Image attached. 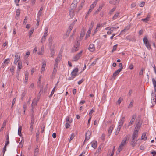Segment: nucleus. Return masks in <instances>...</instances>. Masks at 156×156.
<instances>
[{"mask_svg": "<svg viewBox=\"0 0 156 156\" xmlns=\"http://www.w3.org/2000/svg\"><path fill=\"white\" fill-rule=\"evenodd\" d=\"M80 0H74L71 5L70 8L73 9H75L76 8L77 6V4L79 2Z\"/></svg>", "mask_w": 156, "mask_h": 156, "instance_id": "20e7f679", "label": "nucleus"}, {"mask_svg": "<svg viewBox=\"0 0 156 156\" xmlns=\"http://www.w3.org/2000/svg\"><path fill=\"white\" fill-rule=\"evenodd\" d=\"M91 132L90 131H88L86 133V135H88L87 136L88 137H89V138H90V136L91 135Z\"/></svg>", "mask_w": 156, "mask_h": 156, "instance_id": "603ef678", "label": "nucleus"}, {"mask_svg": "<svg viewBox=\"0 0 156 156\" xmlns=\"http://www.w3.org/2000/svg\"><path fill=\"white\" fill-rule=\"evenodd\" d=\"M143 41L144 44H145L146 46L148 49L150 50L151 48V45L149 42L148 40L147 39V36L146 35L143 38Z\"/></svg>", "mask_w": 156, "mask_h": 156, "instance_id": "f03ea898", "label": "nucleus"}, {"mask_svg": "<svg viewBox=\"0 0 156 156\" xmlns=\"http://www.w3.org/2000/svg\"><path fill=\"white\" fill-rule=\"evenodd\" d=\"M34 31V28H32L31 30L29 32V36L30 37L31 36L32 34H33Z\"/></svg>", "mask_w": 156, "mask_h": 156, "instance_id": "a19ab883", "label": "nucleus"}, {"mask_svg": "<svg viewBox=\"0 0 156 156\" xmlns=\"http://www.w3.org/2000/svg\"><path fill=\"white\" fill-rule=\"evenodd\" d=\"M136 116V115L135 114H134L132 115V118L131 119L130 121L129 122L128 124V127H129V126L132 125V124L133 123L135 120Z\"/></svg>", "mask_w": 156, "mask_h": 156, "instance_id": "6e6552de", "label": "nucleus"}, {"mask_svg": "<svg viewBox=\"0 0 156 156\" xmlns=\"http://www.w3.org/2000/svg\"><path fill=\"white\" fill-rule=\"evenodd\" d=\"M70 31L67 30L66 34L64 35L63 37L64 38H66L69 36L70 33Z\"/></svg>", "mask_w": 156, "mask_h": 156, "instance_id": "c85d7f7f", "label": "nucleus"}, {"mask_svg": "<svg viewBox=\"0 0 156 156\" xmlns=\"http://www.w3.org/2000/svg\"><path fill=\"white\" fill-rule=\"evenodd\" d=\"M143 70L144 68H142L141 70L140 71L139 73V76H141L143 75Z\"/></svg>", "mask_w": 156, "mask_h": 156, "instance_id": "4d7b16f0", "label": "nucleus"}, {"mask_svg": "<svg viewBox=\"0 0 156 156\" xmlns=\"http://www.w3.org/2000/svg\"><path fill=\"white\" fill-rule=\"evenodd\" d=\"M147 137L146 135V133H144L141 136V139L144 140H147Z\"/></svg>", "mask_w": 156, "mask_h": 156, "instance_id": "bb28decb", "label": "nucleus"}, {"mask_svg": "<svg viewBox=\"0 0 156 156\" xmlns=\"http://www.w3.org/2000/svg\"><path fill=\"white\" fill-rule=\"evenodd\" d=\"M138 130H135L132 135V139H136L137 138L138 136Z\"/></svg>", "mask_w": 156, "mask_h": 156, "instance_id": "423d86ee", "label": "nucleus"}, {"mask_svg": "<svg viewBox=\"0 0 156 156\" xmlns=\"http://www.w3.org/2000/svg\"><path fill=\"white\" fill-rule=\"evenodd\" d=\"M29 76V73L28 72H26L25 74V80H28Z\"/></svg>", "mask_w": 156, "mask_h": 156, "instance_id": "49530a36", "label": "nucleus"}, {"mask_svg": "<svg viewBox=\"0 0 156 156\" xmlns=\"http://www.w3.org/2000/svg\"><path fill=\"white\" fill-rule=\"evenodd\" d=\"M91 146L92 147L94 148H96L97 147V141H95V142L93 143L92 144Z\"/></svg>", "mask_w": 156, "mask_h": 156, "instance_id": "473e14b6", "label": "nucleus"}, {"mask_svg": "<svg viewBox=\"0 0 156 156\" xmlns=\"http://www.w3.org/2000/svg\"><path fill=\"white\" fill-rule=\"evenodd\" d=\"M47 35L48 34H46V32L44 33V34L41 41L42 43H43L46 40V37L47 36Z\"/></svg>", "mask_w": 156, "mask_h": 156, "instance_id": "f3484780", "label": "nucleus"}, {"mask_svg": "<svg viewBox=\"0 0 156 156\" xmlns=\"http://www.w3.org/2000/svg\"><path fill=\"white\" fill-rule=\"evenodd\" d=\"M119 13H117L115 14L113 17V18L114 19H116L118 16L119 15Z\"/></svg>", "mask_w": 156, "mask_h": 156, "instance_id": "6e6d98bb", "label": "nucleus"}, {"mask_svg": "<svg viewBox=\"0 0 156 156\" xmlns=\"http://www.w3.org/2000/svg\"><path fill=\"white\" fill-rule=\"evenodd\" d=\"M144 5H145V2H144L142 1V2H141L140 3V4L139 5V6L140 7H143V6H144Z\"/></svg>", "mask_w": 156, "mask_h": 156, "instance_id": "69168bd1", "label": "nucleus"}, {"mask_svg": "<svg viewBox=\"0 0 156 156\" xmlns=\"http://www.w3.org/2000/svg\"><path fill=\"white\" fill-rule=\"evenodd\" d=\"M130 143L131 145L133 147H135L136 145V142H135V139H132L131 140H130Z\"/></svg>", "mask_w": 156, "mask_h": 156, "instance_id": "ddd939ff", "label": "nucleus"}, {"mask_svg": "<svg viewBox=\"0 0 156 156\" xmlns=\"http://www.w3.org/2000/svg\"><path fill=\"white\" fill-rule=\"evenodd\" d=\"M77 21V20H74L73 22L70 25L72 26L73 27L74 26V25H75V24L76 23Z\"/></svg>", "mask_w": 156, "mask_h": 156, "instance_id": "680f3d73", "label": "nucleus"}, {"mask_svg": "<svg viewBox=\"0 0 156 156\" xmlns=\"http://www.w3.org/2000/svg\"><path fill=\"white\" fill-rule=\"evenodd\" d=\"M119 67H120V68L119 69H118L120 70V71H122V69L123 68V66L122 63H120L119 64Z\"/></svg>", "mask_w": 156, "mask_h": 156, "instance_id": "09e8293b", "label": "nucleus"}, {"mask_svg": "<svg viewBox=\"0 0 156 156\" xmlns=\"http://www.w3.org/2000/svg\"><path fill=\"white\" fill-rule=\"evenodd\" d=\"M74 10L75 9L70 8L69 11V15L71 18H73L74 15Z\"/></svg>", "mask_w": 156, "mask_h": 156, "instance_id": "1a4fd4ad", "label": "nucleus"}, {"mask_svg": "<svg viewBox=\"0 0 156 156\" xmlns=\"http://www.w3.org/2000/svg\"><path fill=\"white\" fill-rule=\"evenodd\" d=\"M70 125V124H69V123H68L66 122V125H65V126L66 128L67 129L69 127Z\"/></svg>", "mask_w": 156, "mask_h": 156, "instance_id": "338daca9", "label": "nucleus"}, {"mask_svg": "<svg viewBox=\"0 0 156 156\" xmlns=\"http://www.w3.org/2000/svg\"><path fill=\"white\" fill-rule=\"evenodd\" d=\"M34 122V121H31V122L30 123V128L31 129V132H32L33 129V125Z\"/></svg>", "mask_w": 156, "mask_h": 156, "instance_id": "393cba45", "label": "nucleus"}, {"mask_svg": "<svg viewBox=\"0 0 156 156\" xmlns=\"http://www.w3.org/2000/svg\"><path fill=\"white\" fill-rule=\"evenodd\" d=\"M37 101L36 100L34 99L32 101V102L31 104V106H33L36 105L37 104Z\"/></svg>", "mask_w": 156, "mask_h": 156, "instance_id": "e433bc0d", "label": "nucleus"}, {"mask_svg": "<svg viewBox=\"0 0 156 156\" xmlns=\"http://www.w3.org/2000/svg\"><path fill=\"white\" fill-rule=\"evenodd\" d=\"M102 8V5H99L98 8L95 12L94 14H98L99 12L101 9Z\"/></svg>", "mask_w": 156, "mask_h": 156, "instance_id": "4be33fe9", "label": "nucleus"}, {"mask_svg": "<svg viewBox=\"0 0 156 156\" xmlns=\"http://www.w3.org/2000/svg\"><path fill=\"white\" fill-rule=\"evenodd\" d=\"M10 60L9 58L5 59L3 62V63L5 64H8L9 63Z\"/></svg>", "mask_w": 156, "mask_h": 156, "instance_id": "72a5a7b5", "label": "nucleus"}, {"mask_svg": "<svg viewBox=\"0 0 156 156\" xmlns=\"http://www.w3.org/2000/svg\"><path fill=\"white\" fill-rule=\"evenodd\" d=\"M14 70L15 67L13 66H12L11 68L10 69V71L12 73V74L13 75L14 74Z\"/></svg>", "mask_w": 156, "mask_h": 156, "instance_id": "4c0bfd02", "label": "nucleus"}, {"mask_svg": "<svg viewBox=\"0 0 156 156\" xmlns=\"http://www.w3.org/2000/svg\"><path fill=\"white\" fill-rule=\"evenodd\" d=\"M153 83L154 86V92H156V81L154 78L152 79Z\"/></svg>", "mask_w": 156, "mask_h": 156, "instance_id": "412c9836", "label": "nucleus"}, {"mask_svg": "<svg viewBox=\"0 0 156 156\" xmlns=\"http://www.w3.org/2000/svg\"><path fill=\"white\" fill-rule=\"evenodd\" d=\"M156 97L155 94H154L153 92L152 91L151 94V99H153L154 101L156 103V98H155V97Z\"/></svg>", "mask_w": 156, "mask_h": 156, "instance_id": "6ab92c4d", "label": "nucleus"}, {"mask_svg": "<svg viewBox=\"0 0 156 156\" xmlns=\"http://www.w3.org/2000/svg\"><path fill=\"white\" fill-rule=\"evenodd\" d=\"M85 35V32L84 31H81L80 37V40L82 39L83 37Z\"/></svg>", "mask_w": 156, "mask_h": 156, "instance_id": "7c9ffc66", "label": "nucleus"}, {"mask_svg": "<svg viewBox=\"0 0 156 156\" xmlns=\"http://www.w3.org/2000/svg\"><path fill=\"white\" fill-rule=\"evenodd\" d=\"M43 8L42 7H41L40 9L38 12V16H39V17H40V16H41V14L42 13V11L43 10Z\"/></svg>", "mask_w": 156, "mask_h": 156, "instance_id": "c03bdc74", "label": "nucleus"}, {"mask_svg": "<svg viewBox=\"0 0 156 156\" xmlns=\"http://www.w3.org/2000/svg\"><path fill=\"white\" fill-rule=\"evenodd\" d=\"M78 71V69L76 68L74 69L71 72V77L68 78L69 80H73L76 76H77V73Z\"/></svg>", "mask_w": 156, "mask_h": 156, "instance_id": "f257e3e1", "label": "nucleus"}, {"mask_svg": "<svg viewBox=\"0 0 156 156\" xmlns=\"http://www.w3.org/2000/svg\"><path fill=\"white\" fill-rule=\"evenodd\" d=\"M117 44L113 46V49H112V52H114L116 50V49H117Z\"/></svg>", "mask_w": 156, "mask_h": 156, "instance_id": "a18cd8bd", "label": "nucleus"}, {"mask_svg": "<svg viewBox=\"0 0 156 156\" xmlns=\"http://www.w3.org/2000/svg\"><path fill=\"white\" fill-rule=\"evenodd\" d=\"M94 23V22L93 21H92L91 22V23L90 25L89 29L88 31V32H89V34L90 33V31H91V30L93 27Z\"/></svg>", "mask_w": 156, "mask_h": 156, "instance_id": "a211bd4d", "label": "nucleus"}, {"mask_svg": "<svg viewBox=\"0 0 156 156\" xmlns=\"http://www.w3.org/2000/svg\"><path fill=\"white\" fill-rule=\"evenodd\" d=\"M113 129V127H112L111 126L109 128L108 132V136H109L110 135L112 130Z\"/></svg>", "mask_w": 156, "mask_h": 156, "instance_id": "2f4dec72", "label": "nucleus"}, {"mask_svg": "<svg viewBox=\"0 0 156 156\" xmlns=\"http://www.w3.org/2000/svg\"><path fill=\"white\" fill-rule=\"evenodd\" d=\"M130 136L131 135L129 134L126 135L123 140L126 142V141L129 140Z\"/></svg>", "mask_w": 156, "mask_h": 156, "instance_id": "cd10ccee", "label": "nucleus"}, {"mask_svg": "<svg viewBox=\"0 0 156 156\" xmlns=\"http://www.w3.org/2000/svg\"><path fill=\"white\" fill-rule=\"evenodd\" d=\"M88 49L91 52L93 51L94 50V45L92 44H90L89 45Z\"/></svg>", "mask_w": 156, "mask_h": 156, "instance_id": "2eb2a0df", "label": "nucleus"}, {"mask_svg": "<svg viewBox=\"0 0 156 156\" xmlns=\"http://www.w3.org/2000/svg\"><path fill=\"white\" fill-rule=\"evenodd\" d=\"M80 45V43L77 41L75 45H74V46L71 49V52H75L77 51L79 49Z\"/></svg>", "mask_w": 156, "mask_h": 156, "instance_id": "7ed1b4c3", "label": "nucleus"}, {"mask_svg": "<svg viewBox=\"0 0 156 156\" xmlns=\"http://www.w3.org/2000/svg\"><path fill=\"white\" fill-rule=\"evenodd\" d=\"M22 63L21 61L18 62V69H21L22 67Z\"/></svg>", "mask_w": 156, "mask_h": 156, "instance_id": "37998d69", "label": "nucleus"}, {"mask_svg": "<svg viewBox=\"0 0 156 156\" xmlns=\"http://www.w3.org/2000/svg\"><path fill=\"white\" fill-rule=\"evenodd\" d=\"M46 64L45 62H44L42 65V68L41 69V72L42 73V71H44L45 70V67L46 66Z\"/></svg>", "mask_w": 156, "mask_h": 156, "instance_id": "b1692460", "label": "nucleus"}, {"mask_svg": "<svg viewBox=\"0 0 156 156\" xmlns=\"http://www.w3.org/2000/svg\"><path fill=\"white\" fill-rule=\"evenodd\" d=\"M91 31H90V33H89V32L88 33V31H87V34H86V37H85V39H86L87 38H88L89 36H90V34L91 33Z\"/></svg>", "mask_w": 156, "mask_h": 156, "instance_id": "13d9d810", "label": "nucleus"}, {"mask_svg": "<svg viewBox=\"0 0 156 156\" xmlns=\"http://www.w3.org/2000/svg\"><path fill=\"white\" fill-rule=\"evenodd\" d=\"M136 3L135 2H133L131 4V8H134L136 6Z\"/></svg>", "mask_w": 156, "mask_h": 156, "instance_id": "774afa93", "label": "nucleus"}, {"mask_svg": "<svg viewBox=\"0 0 156 156\" xmlns=\"http://www.w3.org/2000/svg\"><path fill=\"white\" fill-rule=\"evenodd\" d=\"M130 28L129 26H127L125 28L122 30L121 31V32H125L128 30Z\"/></svg>", "mask_w": 156, "mask_h": 156, "instance_id": "79ce46f5", "label": "nucleus"}, {"mask_svg": "<svg viewBox=\"0 0 156 156\" xmlns=\"http://www.w3.org/2000/svg\"><path fill=\"white\" fill-rule=\"evenodd\" d=\"M20 58V55H15V60L14 61V64L16 65L17 62L19 61Z\"/></svg>", "mask_w": 156, "mask_h": 156, "instance_id": "aec40b11", "label": "nucleus"}, {"mask_svg": "<svg viewBox=\"0 0 156 156\" xmlns=\"http://www.w3.org/2000/svg\"><path fill=\"white\" fill-rule=\"evenodd\" d=\"M135 128L136 129V130H138V131L139 130V129L140 128V122H138V123L136 124Z\"/></svg>", "mask_w": 156, "mask_h": 156, "instance_id": "58836bf2", "label": "nucleus"}, {"mask_svg": "<svg viewBox=\"0 0 156 156\" xmlns=\"http://www.w3.org/2000/svg\"><path fill=\"white\" fill-rule=\"evenodd\" d=\"M57 67H56V66H54L53 70L52 73V75L51 77V78L53 77L55 75L57 72Z\"/></svg>", "mask_w": 156, "mask_h": 156, "instance_id": "dca6fc26", "label": "nucleus"}, {"mask_svg": "<svg viewBox=\"0 0 156 156\" xmlns=\"http://www.w3.org/2000/svg\"><path fill=\"white\" fill-rule=\"evenodd\" d=\"M16 98H15L13 100V101H12V106H11V108L12 109V108H13V106L14 105V104L15 103V102H16Z\"/></svg>", "mask_w": 156, "mask_h": 156, "instance_id": "8fccbe9b", "label": "nucleus"}, {"mask_svg": "<svg viewBox=\"0 0 156 156\" xmlns=\"http://www.w3.org/2000/svg\"><path fill=\"white\" fill-rule=\"evenodd\" d=\"M20 10L19 9H17L16 10V15L15 18L17 20V17H19V16L20 15Z\"/></svg>", "mask_w": 156, "mask_h": 156, "instance_id": "5701e85b", "label": "nucleus"}, {"mask_svg": "<svg viewBox=\"0 0 156 156\" xmlns=\"http://www.w3.org/2000/svg\"><path fill=\"white\" fill-rule=\"evenodd\" d=\"M109 3L110 4H113L114 5L116 4H117V2L115 1H114V0H110Z\"/></svg>", "mask_w": 156, "mask_h": 156, "instance_id": "3c124183", "label": "nucleus"}, {"mask_svg": "<svg viewBox=\"0 0 156 156\" xmlns=\"http://www.w3.org/2000/svg\"><path fill=\"white\" fill-rule=\"evenodd\" d=\"M66 122L69 124L72 122V120L69 119V117H67L66 118Z\"/></svg>", "mask_w": 156, "mask_h": 156, "instance_id": "ea45409f", "label": "nucleus"}, {"mask_svg": "<svg viewBox=\"0 0 156 156\" xmlns=\"http://www.w3.org/2000/svg\"><path fill=\"white\" fill-rule=\"evenodd\" d=\"M74 136H75L74 133H73L71 134V137L69 139V142H70L71 140L74 138Z\"/></svg>", "mask_w": 156, "mask_h": 156, "instance_id": "864d4df0", "label": "nucleus"}, {"mask_svg": "<svg viewBox=\"0 0 156 156\" xmlns=\"http://www.w3.org/2000/svg\"><path fill=\"white\" fill-rule=\"evenodd\" d=\"M52 37L51 36H50L48 39L49 42V47L50 49L51 48L52 45Z\"/></svg>", "mask_w": 156, "mask_h": 156, "instance_id": "9b49d317", "label": "nucleus"}, {"mask_svg": "<svg viewBox=\"0 0 156 156\" xmlns=\"http://www.w3.org/2000/svg\"><path fill=\"white\" fill-rule=\"evenodd\" d=\"M39 149L38 148H36L35 149L34 153V156H37L38 154Z\"/></svg>", "mask_w": 156, "mask_h": 156, "instance_id": "c756f323", "label": "nucleus"}, {"mask_svg": "<svg viewBox=\"0 0 156 156\" xmlns=\"http://www.w3.org/2000/svg\"><path fill=\"white\" fill-rule=\"evenodd\" d=\"M22 129V127L21 126H19L18 129V135H19L20 136H21L22 134H21V131Z\"/></svg>", "mask_w": 156, "mask_h": 156, "instance_id": "a878e982", "label": "nucleus"}, {"mask_svg": "<svg viewBox=\"0 0 156 156\" xmlns=\"http://www.w3.org/2000/svg\"><path fill=\"white\" fill-rule=\"evenodd\" d=\"M121 71L120 69H118L113 73L112 78H113L114 80L115 79L116 76Z\"/></svg>", "mask_w": 156, "mask_h": 156, "instance_id": "4468645a", "label": "nucleus"}, {"mask_svg": "<svg viewBox=\"0 0 156 156\" xmlns=\"http://www.w3.org/2000/svg\"><path fill=\"white\" fill-rule=\"evenodd\" d=\"M26 94V91L25 90H23L22 93V94L21 96L24 97Z\"/></svg>", "mask_w": 156, "mask_h": 156, "instance_id": "052dcab7", "label": "nucleus"}, {"mask_svg": "<svg viewBox=\"0 0 156 156\" xmlns=\"http://www.w3.org/2000/svg\"><path fill=\"white\" fill-rule=\"evenodd\" d=\"M51 54H50L51 56V57H53L55 53V50L54 49H53V48L51 49Z\"/></svg>", "mask_w": 156, "mask_h": 156, "instance_id": "c9c22d12", "label": "nucleus"}, {"mask_svg": "<svg viewBox=\"0 0 156 156\" xmlns=\"http://www.w3.org/2000/svg\"><path fill=\"white\" fill-rule=\"evenodd\" d=\"M61 59V58L59 56V57H57L55 59V62L54 64L55 66L58 67L59 61Z\"/></svg>", "mask_w": 156, "mask_h": 156, "instance_id": "f8f14e48", "label": "nucleus"}, {"mask_svg": "<svg viewBox=\"0 0 156 156\" xmlns=\"http://www.w3.org/2000/svg\"><path fill=\"white\" fill-rule=\"evenodd\" d=\"M7 146H6L5 145L3 148L2 151L3 153V155H4V154L6 151V148Z\"/></svg>", "mask_w": 156, "mask_h": 156, "instance_id": "5fc2aeb1", "label": "nucleus"}, {"mask_svg": "<svg viewBox=\"0 0 156 156\" xmlns=\"http://www.w3.org/2000/svg\"><path fill=\"white\" fill-rule=\"evenodd\" d=\"M122 101V99L119 98V99L117 101V103L119 104H120L121 101Z\"/></svg>", "mask_w": 156, "mask_h": 156, "instance_id": "e2e57ef3", "label": "nucleus"}, {"mask_svg": "<svg viewBox=\"0 0 156 156\" xmlns=\"http://www.w3.org/2000/svg\"><path fill=\"white\" fill-rule=\"evenodd\" d=\"M31 121H34L35 119H34V115L33 113H32L31 114Z\"/></svg>", "mask_w": 156, "mask_h": 156, "instance_id": "de8ad7c7", "label": "nucleus"}, {"mask_svg": "<svg viewBox=\"0 0 156 156\" xmlns=\"http://www.w3.org/2000/svg\"><path fill=\"white\" fill-rule=\"evenodd\" d=\"M39 133L38 132H37L36 133V141H37L39 140Z\"/></svg>", "mask_w": 156, "mask_h": 156, "instance_id": "bf43d9fd", "label": "nucleus"}, {"mask_svg": "<svg viewBox=\"0 0 156 156\" xmlns=\"http://www.w3.org/2000/svg\"><path fill=\"white\" fill-rule=\"evenodd\" d=\"M94 7H95L93 5H91L90 7V9L88 11V13H90Z\"/></svg>", "mask_w": 156, "mask_h": 156, "instance_id": "f704fd0d", "label": "nucleus"}, {"mask_svg": "<svg viewBox=\"0 0 156 156\" xmlns=\"http://www.w3.org/2000/svg\"><path fill=\"white\" fill-rule=\"evenodd\" d=\"M84 80L82 78L81 80L79 81L78 82V84L80 85L82 83Z\"/></svg>", "mask_w": 156, "mask_h": 156, "instance_id": "0e129e2a", "label": "nucleus"}, {"mask_svg": "<svg viewBox=\"0 0 156 156\" xmlns=\"http://www.w3.org/2000/svg\"><path fill=\"white\" fill-rule=\"evenodd\" d=\"M83 52L81 50L79 53L76 54L73 58V60L75 61H77L82 56V54Z\"/></svg>", "mask_w": 156, "mask_h": 156, "instance_id": "39448f33", "label": "nucleus"}, {"mask_svg": "<svg viewBox=\"0 0 156 156\" xmlns=\"http://www.w3.org/2000/svg\"><path fill=\"white\" fill-rule=\"evenodd\" d=\"M126 142L123 141V140H122V141L121 144L118 148V150H119V153L120 151L123 149V146L126 144Z\"/></svg>", "mask_w": 156, "mask_h": 156, "instance_id": "0eeeda50", "label": "nucleus"}, {"mask_svg": "<svg viewBox=\"0 0 156 156\" xmlns=\"http://www.w3.org/2000/svg\"><path fill=\"white\" fill-rule=\"evenodd\" d=\"M125 117H122V119L120 120L119 122L118 126H119L122 127L124 122L125 121Z\"/></svg>", "mask_w": 156, "mask_h": 156, "instance_id": "9d476101", "label": "nucleus"}]
</instances>
